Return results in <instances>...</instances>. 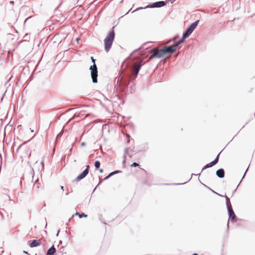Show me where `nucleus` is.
Here are the masks:
<instances>
[{
	"mask_svg": "<svg viewBox=\"0 0 255 255\" xmlns=\"http://www.w3.org/2000/svg\"><path fill=\"white\" fill-rule=\"evenodd\" d=\"M174 185H182L183 183H177V184H174Z\"/></svg>",
	"mask_w": 255,
	"mask_h": 255,
	"instance_id": "nucleus-35",
	"label": "nucleus"
},
{
	"mask_svg": "<svg viewBox=\"0 0 255 255\" xmlns=\"http://www.w3.org/2000/svg\"><path fill=\"white\" fill-rule=\"evenodd\" d=\"M123 157H124V159L123 162H125V159H126V155H124Z\"/></svg>",
	"mask_w": 255,
	"mask_h": 255,
	"instance_id": "nucleus-30",
	"label": "nucleus"
},
{
	"mask_svg": "<svg viewBox=\"0 0 255 255\" xmlns=\"http://www.w3.org/2000/svg\"><path fill=\"white\" fill-rule=\"evenodd\" d=\"M115 27L113 26L112 30L108 33L104 40V48L105 51L108 52L110 50L115 37L114 31Z\"/></svg>",
	"mask_w": 255,
	"mask_h": 255,
	"instance_id": "nucleus-1",
	"label": "nucleus"
},
{
	"mask_svg": "<svg viewBox=\"0 0 255 255\" xmlns=\"http://www.w3.org/2000/svg\"><path fill=\"white\" fill-rule=\"evenodd\" d=\"M213 192H214V193H215V194H218V193L215 192V191H213Z\"/></svg>",
	"mask_w": 255,
	"mask_h": 255,
	"instance_id": "nucleus-48",
	"label": "nucleus"
},
{
	"mask_svg": "<svg viewBox=\"0 0 255 255\" xmlns=\"http://www.w3.org/2000/svg\"><path fill=\"white\" fill-rule=\"evenodd\" d=\"M192 255H198L197 253H194Z\"/></svg>",
	"mask_w": 255,
	"mask_h": 255,
	"instance_id": "nucleus-40",
	"label": "nucleus"
},
{
	"mask_svg": "<svg viewBox=\"0 0 255 255\" xmlns=\"http://www.w3.org/2000/svg\"><path fill=\"white\" fill-rule=\"evenodd\" d=\"M130 76L129 75H128V78H129Z\"/></svg>",
	"mask_w": 255,
	"mask_h": 255,
	"instance_id": "nucleus-49",
	"label": "nucleus"
},
{
	"mask_svg": "<svg viewBox=\"0 0 255 255\" xmlns=\"http://www.w3.org/2000/svg\"><path fill=\"white\" fill-rule=\"evenodd\" d=\"M151 42H150V41H148L147 42L144 43V44H143V45L141 46H140L139 48H137V49H135L133 52H136V51H138V50H139L141 48H142L143 45L146 44L147 43H151Z\"/></svg>",
	"mask_w": 255,
	"mask_h": 255,
	"instance_id": "nucleus-18",
	"label": "nucleus"
},
{
	"mask_svg": "<svg viewBox=\"0 0 255 255\" xmlns=\"http://www.w3.org/2000/svg\"><path fill=\"white\" fill-rule=\"evenodd\" d=\"M248 169V168H247V169L246 170V171L245 173H244V176H243V178L245 177V174H246V172H247V171Z\"/></svg>",
	"mask_w": 255,
	"mask_h": 255,
	"instance_id": "nucleus-31",
	"label": "nucleus"
},
{
	"mask_svg": "<svg viewBox=\"0 0 255 255\" xmlns=\"http://www.w3.org/2000/svg\"><path fill=\"white\" fill-rule=\"evenodd\" d=\"M10 201H11V202L14 203V200L10 199Z\"/></svg>",
	"mask_w": 255,
	"mask_h": 255,
	"instance_id": "nucleus-41",
	"label": "nucleus"
},
{
	"mask_svg": "<svg viewBox=\"0 0 255 255\" xmlns=\"http://www.w3.org/2000/svg\"><path fill=\"white\" fill-rule=\"evenodd\" d=\"M30 129L31 130V132H33L34 131V130L33 129H31V128H30Z\"/></svg>",
	"mask_w": 255,
	"mask_h": 255,
	"instance_id": "nucleus-43",
	"label": "nucleus"
},
{
	"mask_svg": "<svg viewBox=\"0 0 255 255\" xmlns=\"http://www.w3.org/2000/svg\"><path fill=\"white\" fill-rule=\"evenodd\" d=\"M75 215H78L80 218H82L83 217H87V215L85 214V213H79V212H76L75 214Z\"/></svg>",
	"mask_w": 255,
	"mask_h": 255,
	"instance_id": "nucleus-15",
	"label": "nucleus"
},
{
	"mask_svg": "<svg viewBox=\"0 0 255 255\" xmlns=\"http://www.w3.org/2000/svg\"><path fill=\"white\" fill-rule=\"evenodd\" d=\"M143 7H138V8H137L135 10H134L133 12L135 11H137V10H139V9H143Z\"/></svg>",
	"mask_w": 255,
	"mask_h": 255,
	"instance_id": "nucleus-24",
	"label": "nucleus"
},
{
	"mask_svg": "<svg viewBox=\"0 0 255 255\" xmlns=\"http://www.w3.org/2000/svg\"><path fill=\"white\" fill-rule=\"evenodd\" d=\"M120 172H121V171H120V170H115V171L113 172V173H114V175L117 174V173H120Z\"/></svg>",
	"mask_w": 255,
	"mask_h": 255,
	"instance_id": "nucleus-21",
	"label": "nucleus"
},
{
	"mask_svg": "<svg viewBox=\"0 0 255 255\" xmlns=\"http://www.w3.org/2000/svg\"><path fill=\"white\" fill-rule=\"evenodd\" d=\"M200 174V173L198 174H192V176H193V175L197 176V175H199Z\"/></svg>",
	"mask_w": 255,
	"mask_h": 255,
	"instance_id": "nucleus-33",
	"label": "nucleus"
},
{
	"mask_svg": "<svg viewBox=\"0 0 255 255\" xmlns=\"http://www.w3.org/2000/svg\"><path fill=\"white\" fill-rule=\"evenodd\" d=\"M85 145H86V143H85V142H82V143H81V145L82 146H85Z\"/></svg>",
	"mask_w": 255,
	"mask_h": 255,
	"instance_id": "nucleus-25",
	"label": "nucleus"
},
{
	"mask_svg": "<svg viewBox=\"0 0 255 255\" xmlns=\"http://www.w3.org/2000/svg\"><path fill=\"white\" fill-rule=\"evenodd\" d=\"M221 152H220L218 155H217V156L215 158V159L212 161V162H211V164L212 165V166H214L215 165V164H216L218 162V161H219V155L220 154Z\"/></svg>",
	"mask_w": 255,
	"mask_h": 255,
	"instance_id": "nucleus-14",
	"label": "nucleus"
},
{
	"mask_svg": "<svg viewBox=\"0 0 255 255\" xmlns=\"http://www.w3.org/2000/svg\"><path fill=\"white\" fill-rule=\"evenodd\" d=\"M151 55L150 56V59H153L154 58H161L163 56L164 54L162 53V49L159 50L155 48H153L151 50Z\"/></svg>",
	"mask_w": 255,
	"mask_h": 255,
	"instance_id": "nucleus-6",
	"label": "nucleus"
},
{
	"mask_svg": "<svg viewBox=\"0 0 255 255\" xmlns=\"http://www.w3.org/2000/svg\"><path fill=\"white\" fill-rule=\"evenodd\" d=\"M162 53L164 55L166 53H174L176 50L175 48H174L173 46V45H170V46H164L162 49Z\"/></svg>",
	"mask_w": 255,
	"mask_h": 255,
	"instance_id": "nucleus-9",
	"label": "nucleus"
},
{
	"mask_svg": "<svg viewBox=\"0 0 255 255\" xmlns=\"http://www.w3.org/2000/svg\"><path fill=\"white\" fill-rule=\"evenodd\" d=\"M166 4V2L164 1H159L153 2L147 6L145 8H155V7H161Z\"/></svg>",
	"mask_w": 255,
	"mask_h": 255,
	"instance_id": "nucleus-8",
	"label": "nucleus"
},
{
	"mask_svg": "<svg viewBox=\"0 0 255 255\" xmlns=\"http://www.w3.org/2000/svg\"><path fill=\"white\" fill-rule=\"evenodd\" d=\"M100 182L98 184V185L95 187V188H94V190H93V192L95 191V190H96V189L97 188V187L100 185Z\"/></svg>",
	"mask_w": 255,
	"mask_h": 255,
	"instance_id": "nucleus-26",
	"label": "nucleus"
},
{
	"mask_svg": "<svg viewBox=\"0 0 255 255\" xmlns=\"http://www.w3.org/2000/svg\"><path fill=\"white\" fill-rule=\"evenodd\" d=\"M199 22V20H197L194 22L192 23L185 30V31L183 32L182 36L183 38H187L188 37L191 33L193 32L195 29L198 25V24Z\"/></svg>",
	"mask_w": 255,
	"mask_h": 255,
	"instance_id": "nucleus-3",
	"label": "nucleus"
},
{
	"mask_svg": "<svg viewBox=\"0 0 255 255\" xmlns=\"http://www.w3.org/2000/svg\"><path fill=\"white\" fill-rule=\"evenodd\" d=\"M59 232H60V230H58L57 233H56V236H58Z\"/></svg>",
	"mask_w": 255,
	"mask_h": 255,
	"instance_id": "nucleus-34",
	"label": "nucleus"
},
{
	"mask_svg": "<svg viewBox=\"0 0 255 255\" xmlns=\"http://www.w3.org/2000/svg\"><path fill=\"white\" fill-rule=\"evenodd\" d=\"M227 227H228V228L229 227V221L228 222V223H227Z\"/></svg>",
	"mask_w": 255,
	"mask_h": 255,
	"instance_id": "nucleus-44",
	"label": "nucleus"
},
{
	"mask_svg": "<svg viewBox=\"0 0 255 255\" xmlns=\"http://www.w3.org/2000/svg\"><path fill=\"white\" fill-rule=\"evenodd\" d=\"M109 175L111 177V176H113L114 174L113 173V172H112Z\"/></svg>",
	"mask_w": 255,
	"mask_h": 255,
	"instance_id": "nucleus-28",
	"label": "nucleus"
},
{
	"mask_svg": "<svg viewBox=\"0 0 255 255\" xmlns=\"http://www.w3.org/2000/svg\"><path fill=\"white\" fill-rule=\"evenodd\" d=\"M90 166L87 165L86 169H85L83 172L80 173L75 179V180L79 181L84 179L89 173Z\"/></svg>",
	"mask_w": 255,
	"mask_h": 255,
	"instance_id": "nucleus-7",
	"label": "nucleus"
},
{
	"mask_svg": "<svg viewBox=\"0 0 255 255\" xmlns=\"http://www.w3.org/2000/svg\"><path fill=\"white\" fill-rule=\"evenodd\" d=\"M101 163L99 161L97 160L95 162L94 166L96 169L99 168L100 167Z\"/></svg>",
	"mask_w": 255,
	"mask_h": 255,
	"instance_id": "nucleus-16",
	"label": "nucleus"
},
{
	"mask_svg": "<svg viewBox=\"0 0 255 255\" xmlns=\"http://www.w3.org/2000/svg\"><path fill=\"white\" fill-rule=\"evenodd\" d=\"M213 192H214V193H215V194H218V193L215 192V191H213Z\"/></svg>",
	"mask_w": 255,
	"mask_h": 255,
	"instance_id": "nucleus-45",
	"label": "nucleus"
},
{
	"mask_svg": "<svg viewBox=\"0 0 255 255\" xmlns=\"http://www.w3.org/2000/svg\"><path fill=\"white\" fill-rule=\"evenodd\" d=\"M128 84H127V82H125V85L127 86V85H128Z\"/></svg>",
	"mask_w": 255,
	"mask_h": 255,
	"instance_id": "nucleus-39",
	"label": "nucleus"
},
{
	"mask_svg": "<svg viewBox=\"0 0 255 255\" xmlns=\"http://www.w3.org/2000/svg\"><path fill=\"white\" fill-rule=\"evenodd\" d=\"M216 175L220 178H222L225 176V171L223 168H220L216 171Z\"/></svg>",
	"mask_w": 255,
	"mask_h": 255,
	"instance_id": "nucleus-11",
	"label": "nucleus"
},
{
	"mask_svg": "<svg viewBox=\"0 0 255 255\" xmlns=\"http://www.w3.org/2000/svg\"><path fill=\"white\" fill-rule=\"evenodd\" d=\"M213 192H214V193H215V194H218V193L215 192V191H213Z\"/></svg>",
	"mask_w": 255,
	"mask_h": 255,
	"instance_id": "nucleus-46",
	"label": "nucleus"
},
{
	"mask_svg": "<svg viewBox=\"0 0 255 255\" xmlns=\"http://www.w3.org/2000/svg\"><path fill=\"white\" fill-rule=\"evenodd\" d=\"M212 167V165L211 164V163L210 162L209 163H208L204 167V168L202 169V170L207 168H209V167Z\"/></svg>",
	"mask_w": 255,
	"mask_h": 255,
	"instance_id": "nucleus-17",
	"label": "nucleus"
},
{
	"mask_svg": "<svg viewBox=\"0 0 255 255\" xmlns=\"http://www.w3.org/2000/svg\"><path fill=\"white\" fill-rule=\"evenodd\" d=\"M185 39V38H183V37L182 36L181 39H180L177 42H175L174 44H172L173 47L175 48V50H176L177 48H180L181 47L179 46V45L184 41Z\"/></svg>",
	"mask_w": 255,
	"mask_h": 255,
	"instance_id": "nucleus-13",
	"label": "nucleus"
},
{
	"mask_svg": "<svg viewBox=\"0 0 255 255\" xmlns=\"http://www.w3.org/2000/svg\"><path fill=\"white\" fill-rule=\"evenodd\" d=\"M47 227V223H46L45 227Z\"/></svg>",
	"mask_w": 255,
	"mask_h": 255,
	"instance_id": "nucleus-50",
	"label": "nucleus"
},
{
	"mask_svg": "<svg viewBox=\"0 0 255 255\" xmlns=\"http://www.w3.org/2000/svg\"><path fill=\"white\" fill-rule=\"evenodd\" d=\"M89 115H90L89 114H87V115H86V116H85V117H88V116H89Z\"/></svg>",
	"mask_w": 255,
	"mask_h": 255,
	"instance_id": "nucleus-38",
	"label": "nucleus"
},
{
	"mask_svg": "<svg viewBox=\"0 0 255 255\" xmlns=\"http://www.w3.org/2000/svg\"><path fill=\"white\" fill-rule=\"evenodd\" d=\"M92 62L93 63V65L91 66L90 70L91 72V76L92 79V82L94 83H97L98 82V69L95 64L96 59L93 57H91Z\"/></svg>",
	"mask_w": 255,
	"mask_h": 255,
	"instance_id": "nucleus-2",
	"label": "nucleus"
},
{
	"mask_svg": "<svg viewBox=\"0 0 255 255\" xmlns=\"http://www.w3.org/2000/svg\"><path fill=\"white\" fill-rule=\"evenodd\" d=\"M224 197H225V199H226L227 208L228 209L229 216V220L231 219L232 221H234L235 219V218H236V215L235 214V213L233 211V209L232 208L230 198L226 195L224 196Z\"/></svg>",
	"mask_w": 255,
	"mask_h": 255,
	"instance_id": "nucleus-4",
	"label": "nucleus"
},
{
	"mask_svg": "<svg viewBox=\"0 0 255 255\" xmlns=\"http://www.w3.org/2000/svg\"><path fill=\"white\" fill-rule=\"evenodd\" d=\"M139 166V164L136 163V162H133L132 164H131V166L132 167H136V166Z\"/></svg>",
	"mask_w": 255,
	"mask_h": 255,
	"instance_id": "nucleus-20",
	"label": "nucleus"
},
{
	"mask_svg": "<svg viewBox=\"0 0 255 255\" xmlns=\"http://www.w3.org/2000/svg\"><path fill=\"white\" fill-rule=\"evenodd\" d=\"M10 201H11V202L14 203V200L10 199Z\"/></svg>",
	"mask_w": 255,
	"mask_h": 255,
	"instance_id": "nucleus-42",
	"label": "nucleus"
},
{
	"mask_svg": "<svg viewBox=\"0 0 255 255\" xmlns=\"http://www.w3.org/2000/svg\"><path fill=\"white\" fill-rule=\"evenodd\" d=\"M213 192H214V193H215V194H218V193L215 192V191H213Z\"/></svg>",
	"mask_w": 255,
	"mask_h": 255,
	"instance_id": "nucleus-47",
	"label": "nucleus"
},
{
	"mask_svg": "<svg viewBox=\"0 0 255 255\" xmlns=\"http://www.w3.org/2000/svg\"><path fill=\"white\" fill-rule=\"evenodd\" d=\"M60 188L63 191H64V187L63 186H61Z\"/></svg>",
	"mask_w": 255,
	"mask_h": 255,
	"instance_id": "nucleus-32",
	"label": "nucleus"
},
{
	"mask_svg": "<svg viewBox=\"0 0 255 255\" xmlns=\"http://www.w3.org/2000/svg\"><path fill=\"white\" fill-rule=\"evenodd\" d=\"M31 18V17H28V18H26V19H25V20H24V23H25L26 22V21L28 19H29V18Z\"/></svg>",
	"mask_w": 255,
	"mask_h": 255,
	"instance_id": "nucleus-27",
	"label": "nucleus"
},
{
	"mask_svg": "<svg viewBox=\"0 0 255 255\" xmlns=\"http://www.w3.org/2000/svg\"><path fill=\"white\" fill-rule=\"evenodd\" d=\"M41 242L38 240H33L32 241L31 243L29 244V246L31 248L36 247L41 245Z\"/></svg>",
	"mask_w": 255,
	"mask_h": 255,
	"instance_id": "nucleus-12",
	"label": "nucleus"
},
{
	"mask_svg": "<svg viewBox=\"0 0 255 255\" xmlns=\"http://www.w3.org/2000/svg\"><path fill=\"white\" fill-rule=\"evenodd\" d=\"M56 249L54 246L53 245L47 251L46 255H56Z\"/></svg>",
	"mask_w": 255,
	"mask_h": 255,
	"instance_id": "nucleus-10",
	"label": "nucleus"
},
{
	"mask_svg": "<svg viewBox=\"0 0 255 255\" xmlns=\"http://www.w3.org/2000/svg\"><path fill=\"white\" fill-rule=\"evenodd\" d=\"M110 177H111V176L108 175H107L106 177H105L104 178V180H107Z\"/></svg>",
	"mask_w": 255,
	"mask_h": 255,
	"instance_id": "nucleus-23",
	"label": "nucleus"
},
{
	"mask_svg": "<svg viewBox=\"0 0 255 255\" xmlns=\"http://www.w3.org/2000/svg\"><path fill=\"white\" fill-rule=\"evenodd\" d=\"M23 253H24L25 254H28V252L25 251H23Z\"/></svg>",
	"mask_w": 255,
	"mask_h": 255,
	"instance_id": "nucleus-36",
	"label": "nucleus"
},
{
	"mask_svg": "<svg viewBox=\"0 0 255 255\" xmlns=\"http://www.w3.org/2000/svg\"><path fill=\"white\" fill-rule=\"evenodd\" d=\"M41 164L42 165V166L44 167V163L43 161L41 162Z\"/></svg>",
	"mask_w": 255,
	"mask_h": 255,
	"instance_id": "nucleus-37",
	"label": "nucleus"
},
{
	"mask_svg": "<svg viewBox=\"0 0 255 255\" xmlns=\"http://www.w3.org/2000/svg\"><path fill=\"white\" fill-rule=\"evenodd\" d=\"M99 171H100V173H103V169H100L99 170Z\"/></svg>",
	"mask_w": 255,
	"mask_h": 255,
	"instance_id": "nucleus-29",
	"label": "nucleus"
},
{
	"mask_svg": "<svg viewBox=\"0 0 255 255\" xmlns=\"http://www.w3.org/2000/svg\"><path fill=\"white\" fill-rule=\"evenodd\" d=\"M142 59L139 60L135 62L131 67L130 71L131 74L134 75V79L137 77L138 72L142 65Z\"/></svg>",
	"mask_w": 255,
	"mask_h": 255,
	"instance_id": "nucleus-5",
	"label": "nucleus"
},
{
	"mask_svg": "<svg viewBox=\"0 0 255 255\" xmlns=\"http://www.w3.org/2000/svg\"><path fill=\"white\" fill-rule=\"evenodd\" d=\"M177 37H178V35L175 36L172 39H171L169 40V41H168L167 43H169L171 41L175 40Z\"/></svg>",
	"mask_w": 255,
	"mask_h": 255,
	"instance_id": "nucleus-19",
	"label": "nucleus"
},
{
	"mask_svg": "<svg viewBox=\"0 0 255 255\" xmlns=\"http://www.w3.org/2000/svg\"><path fill=\"white\" fill-rule=\"evenodd\" d=\"M110 177H111V176L108 175H107L106 177H105L104 178V180H107Z\"/></svg>",
	"mask_w": 255,
	"mask_h": 255,
	"instance_id": "nucleus-22",
	"label": "nucleus"
}]
</instances>
